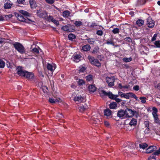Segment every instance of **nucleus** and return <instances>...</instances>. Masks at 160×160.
Wrapping results in <instances>:
<instances>
[{"label":"nucleus","instance_id":"nucleus-1","mask_svg":"<svg viewBox=\"0 0 160 160\" xmlns=\"http://www.w3.org/2000/svg\"><path fill=\"white\" fill-rule=\"evenodd\" d=\"M16 70L17 73L18 75L22 77H23L28 80H32L34 78L33 73L25 70H23L22 67L20 66L17 68Z\"/></svg>","mask_w":160,"mask_h":160},{"label":"nucleus","instance_id":"nucleus-2","mask_svg":"<svg viewBox=\"0 0 160 160\" xmlns=\"http://www.w3.org/2000/svg\"><path fill=\"white\" fill-rule=\"evenodd\" d=\"M152 110L153 112H152V114L154 118V122L155 123L160 125V120L158 118V116L157 114L158 110L155 107H153L152 108Z\"/></svg>","mask_w":160,"mask_h":160},{"label":"nucleus","instance_id":"nucleus-3","mask_svg":"<svg viewBox=\"0 0 160 160\" xmlns=\"http://www.w3.org/2000/svg\"><path fill=\"white\" fill-rule=\"evenodd\" d=\"M88 58L91 63L97 67H99L101 66V63L97 59L93 57L90 55L88 56Z\"/></svg>","mask_w":160,"mask_h":160},{"label":"nucleus","instance_id":"nucleus-4","mask_svg":"<svg viewBox=\"0 0 160 160\" xmlns=\"http://www.w3.org/2000/svg\"><path fill=\"white\" fill-rule=\"evenodd\" d=\"M13 46L19 52L23 53L25 52L24 48L22 44L19 43L18 42H15L13 44Z\"/></svg>","mask_w":160,"mask_h":160},{"label":"nucleus","instance_id":"nucleus-5","mask_svg":"<svg viewBox=\"0 0 160 160\" xmlns=\"http://www.w3.org/2000/svg\"><path fill=\"white\" fill-rule=\"evenodd\" d=\"M99 93L102 97L104 96H108V97L112 99H114V95L111 92H107L103 90H101L99 91Z\"/></svg>","mask_w":160,"mask_h":160},{"label":"nucleus","instance_id":"nucleus-6","mask_svg":"<svg viewBox=\"0 0 160 160\" xmlns=\"http://www.w3.org/2000/svg\"><path fill=\"white\" fill-rule=\"evenodd\" d=\"M125 112L126 115V118L132 117L134 115L136 112L133 111L132 109L127 108L125 110Z\"/></svg>","mask_w":160,"mask_h":160},{"label":"nucleus","instance_id":"nucleus-7","mask_svg":"<svg viewBox=\"0 0 160 160\" xmlns=\"http://www.w3.org/2000/svg\"><path fill=\"white\" fill-rule=\"evenodd\" d=\"M37 15L40 18H46L47 16V14L46 12L41 9H39L37 11Z\"/></svg>","mask_w":160,"mask_h":160},{"label":"nucleus","instance_id":"nucleus-8","mask_svg":"<svg viewBox=\"0 0 160 160\" xmlns=\"http://www.w3.org/2000/svg\"><path fill=\"white\" fill-rule=\"evenodd\" d=\"M106 81L108 86L110 87H112L114 85L115 78L114 77H107L106 78Z\"/></svg>","mask_w":160,"mask_h":160},{"label":"nucleus","instance_id":"nucleus-9","mask_svg":"<svg viewBox=\"0 0 160 160\" xmlns=\"http://www.w3.org/2000/svg\"><path fill=\"white\" fill-rule=\"evenodd\" d=\"M117 116L121 119L126 118L125 110L120 109L118 110L117 113Z\"/></svg>","mask_w":160,"mask_h":160},{"label":"nucleus","instance_id":"nucleus-10","mask_svg":"<svg viewBox=\"0 0 160 160\" xmlns=\"http://www.w3.org/2000/svg\"><path fill=\"white\" fill-rule=\"evenodd\" d=\"M154 22L151 18H148L147 19V25L149 28H152L154 26Z\"/></svg>","mask_w":160,"mask_h":160},{"label":"nucleus","instance_id":"nucleus-11","mask_svg":"<svg viewBox=\"0 0 160 160\" xmlns=\"http://www.w3.org/2000/svg\"><path fill=\"white\" fill-rule=\"evenodd\" d=\"M56 67V65L53 63L52 64L48 63L47 65V68L48 70L52 72L55 70Z\"/></svg>","mask_w":160,"mask_h":160},{"label":"nucleus","instance_id":"nucleus-12","mask_svg":"<svg viewBox=\"0 0 160 160\" xmlns=\"http://www.w3.org/2000/svg\"><path fill=\"white\" fill-rule=\"evenodd\" d=\"M112 112L109 109H107L104 111V115L107 117L108 118H110L112 117Z\"/></svg>","mask_w":160,"mask_h":160},{"label":"nucleus","instance_id":"nucleus-13","mask_svg":"<svg viewBox=\"0 0 160 160\" xmlns=\"http://www.w3.org/2000/svg\"><path fill=\"white\" fill-rule=\"evenodd\" d=\"M84 98L83 97L77 95L74 98V100L76 102H78V103H81L83 101Z\"/></svg>","mask_w":160,"mask_h":160},{"label":"nucleus","instance_id":"nucleus-14","mask_svg":"<svg viewBox=\"0 0 160 160\" xmlns=\"http://www.w3.org/2000/svg\"><path fill=\"white\" fill-rule=\"evenodd\" d=\"M157 149V147L155 146H151L149 147L146 150V152L147 153H150L152 152L154 150Z\"/></svg>","mask_w":160,"mask_h":160},{"label":"nucleus","instance_id":"nucleus-15","mask_svg":"<svg viewBox=\"0 0 160 160\" xmlns=\"http://www.w3.org/2000/svg\"><path fill=\"white\" fill-rule=\"evenodd\" d=\"M81 57V56L79 54H74L72 56V58L73 59V60L76 62H78L80 61V58Z\"/></svg>","mask_w":160,"mask_h":160},{"label":"nucleus","instance_id":"nucleus-16","mask_svg":"<svg viewBox=\"0 0 160 160\" xmlns=\"http://www.w3.org/2000/svg\"><path fill=\"white\" fill-rule=\"evenodd\" d=\"M48 101L51 103L53 104L56 102H62V100L60 98L53 99L50 98L48 100Z\"/></svg>","mask_w":160,"mask_h":160},{"label":"nucleus","instance_id":"nucleus-17","mask_svg":"<svg viewBox=\"0 0 160 160\" xmlns=\"http://www.w3.org/2000/svg\"><path fill=\"white\" fill-rule=\"evenodd\" d=\"M16 15L17 16V18L19 21L22 22H25L26 19L24 18V16L22 15L17 13L16 14Z\"/></svg>","mask_w":160,"mask_h":160},{"label":"nucleus","instance_id":"nucleus-18","mask_svg":"<svg viewBox=\"0 0 160 160\" xmlns=\"http://www.w3.org/2000/svg\"><path fill=\"white\" fill-rule=\"evenodd\" d=\"M89 91L91 92H94L96 90L97 88L94 85H90L88 87Z\"/></svg>","mask_w":160,"mask_h":160},{"label":"nucleus","instance_id":"nucleus-19","mask_svg":"<svg viewBox=\"0 0 160 160\" xmlns=\"http://www.w3.org/2000/svg\"><path fill=\"white\" fill-rule=\"evenodd\" d=\"M91 48V46L89 44H86L83 46L82 47V49L84 51H89Z\"/></svg>","mask_w":160,"mask_h":160},{"label":"nucleus","instance_id":"nucleus-20","mask_svg":"<svg viewBox=\"0 0 160 160\" xmlns=\"http://www.w3.org/2000/svg\"><path fill=\"white\" fill-rule=\"evenodd\" d=\"M109 108L111 109H116L118 107L117 103L115 102H111L109 105Z\"/></svg>","mask_w":160,"mask_h":160},{"label":"nucleus","instance_id":"nucleus-21","mask_svg":"<svg viewBox=\"0 0 160 160\" xmlns=\"http://www.w3.org/2000/svg\"><path fill=\"white\" fill-rule=\"evenodd\" d=\"M136 23L139 27H141L144 24V21L142 19H138L136 22Z\"/></svg>","mask_w":160,"mask_h":160},{"label":"nucleus","instance_id":"nucleus-22","mask_svg":"<svg viewBox=\"0 0 160 160\" xmlns=\"http://www.w3.org/2000/svg\"><path fill=\"white\" fill-rule=\"evenodd\" d=\"M94 77L93 75L89 74L86 77V80L88 81L92 82L93 81Z\"/></svg>","mask_w":160,"mask_h":160},{"label":"nucleus","instance_id":"nucleus-23","mask_svg":"<svg viewBox=\"0 0 160 160\" xmlns=\"http://www.w3.org/2000/svg\"><path fill=\"white\" fill-rule=\"evenodd\" d=\"M102 29L100 30H98L97 31L96 34L99 36H102L103 34V32L105 30V29L102 27Z\"/></svg>","mask_w":160,"mask_h":160},{"label":"nucleus","instance_id":"nucleus-24","mask_svg":"<svg viewBox=\"0 0 160 160\" xmlns=\"http://www.w3.org/2000/svg\"><path fill=\"white\" fill-rule=\"evenodd\" d=\"M62 29L64 31L67 32H71V28L70 27H68L67 26H65L62 27Z\"/></svg>","mask_w":160,"mask_h":160},{"label":"nucleus","instance_id":"nucleus-25","mask_svg":"<svg viewBox=\"0 0 160 160\" xmlns=\"http://www.w3.org/2000/svg\"><path fill=\"white\" fill-rule=\"evenodd\" d=\"M70 13L69 11L68 10L64 11L62 13V15L63 17L68 18L70 15Z\"/></svg>","mask_w":160,"mask_h":160},{"label":"nucleus","instance_id":"nucleus-26","mask_svg":"<svg viewBox=\"0 0 160 160\" xmlns=\"http://www.w3.org/2000/svg\"><path fill=\"white\" fill-rule=\"evenodd\" d=\"M87 40L88 43L91 44H93L95 42V39L91 38L86 39Z\"/></svg>","mask_w":160,"mask_h":160},{"label":"nucleus","instance_id":"nucleus-27","mask_svg":"<svg viewBox=\"0 0 160 160\" xmlns=\"http://www.w3.org/2000/svg\"><path fill=\"white\" fill-rule=\"evenodd\" d=\"M137 124V120L133 118L129 123V124L131 126L135 125Z\"/></svg>","mask_w":160,"mask_h":160},{"label":"nucleus","instance_id":"nucleus-28","mask_svg":"<svg viewBox=\"0 0 160 160\" xmlns=\"http://www.w3.org/2000/svg\"><path fill=\"white\" fill-rule=\"evenodd\" d=\"M68 38L70 40L72 41L73 39L75 38L76 37L74 34L70 33L68 35Z\"/></svg>","mask_w":160,"mask_h":160},{"label":"nucleus","instance_id":"nucleus-29","mask_svg":"<svg viewBox=\"0 0 160 160\" xmlns=\"http://www.w3.org/2000/svg\"><path fill=\"white\" fill-rule=\"evenodd\" d=\"M87 107L83 105H81L78 108L79 111L81 112H83L87 108Z\"/></svg>","mask_w":160,"mask_h":160},{"label":"nucleus","instance_id":"nucleus-30","mask_svg":"<svg viewBox=\"0 0 160 160\" xmlns=\"http://www.w3.org/2000/svg\"><path fill=\"white\" fill-rule=\"evenodd\" d=\"M12 6V4L9 2H7L4 4V8L5 9L10 8Z\"/></svg>","mask_w":160,"mask_h":160},{"label":"nucleus","instance_id":"nucleus-31","mask_svg":"<svg viewBox=\"0 0 160 160\" xmlns=\"http://www.w3.org/2000/svg\"><path fill=\"white\" fill-rule=\"evenodd\" d=\"M148 146V145L146 143H143L139 144V147L140 148L144 149Z\"/></svg>","mask_w":160,"mask_h":160},{"label":"nucleus","instance_id":"nucleus-32","mask_svg":"<svg viewBox=\"0 0 160 160\" xmlns=\"http://www.w3.org/2000/svg\"><path fill=\"white\" fill-rule=\"evenodd\" d=\"M132 59L131 57L124 58L122 59V60L125 62H129L132 60Z\"/></svg>","mask_w":160,"mask_h":160},{"label":"nucleus","instance_id":"nucleus-33","mask_svg":"<svg viewBox=\"0 0 160 160\" xmlns=\"http://www.w3.org/2000/svg\"><path fill=\"white\" fill-rule=\"evenodd\" d=\"M75 25L77 27H79L82 25V22L80 21H76L74 23Z\"/></svg>","mask_w":160,"mask_h":160},{"label":"nucleus","instance_id":"nucleus-34","mask_svg":"<svg viewBox=\"0 0 160 160\" xmlns=\"http://www.w3.org/2000/svg\"><path fill=\"white\" fill-rule=\"evenodd\" d=\"M78 84L79 86L85 84L84 81L82 79H79L78 81H77Z\"/></svg>","mask_w":160,"mask_h":160},{"label":"nucleus","instance_id":"nucleus-35","mask_svg":"<svg viewBox=\"0 0 160 160\" xmlns=\"http://www.w3.org/2000/svg\"><path fill=\"white\" fill-rule=\"evenodd\" d=\"M5 65V62L2 60H0V68H3Z\"/></svg>","mask_w":160,"mask_h":160},{"label":"nucleus","instance_id":"nucleus-36","mask_svg":"<svg viewBox=\"0 0 160 160\" xmlns=\"http://www.w3.org/2000/svg\"><path fill=\"white\" fill-rule=\"evenodd\" d=\"M20 12L21 13L23 14V15L26 16H29V13L26 11L21 10L20 11Z\"/></svg>","mask_w":160,"mask_h":160},{"label":"nucleus","instance_id":"nucleus-37","mask_svg":"<svg viewBox=\"0 0 160 160\" xmlns=\"http://www.w3.org/2000/svg\"><path fill=\"white\" fill-rule=\"evenodd\" d=\"M106 43L107 44H111L113 46L114 45V43L112 39L109 40L108 39L107 40Z\"/></svg>","mask_w":160,"mask_h":160},{"label":"nucleus","instance_id":"nucleus-38","mask_svg":"<svg viewBox=\"0 0 160 160\" xmlns=\"http://www.w3.org/2000/svg\"><path fill=\"white\" fill-rule=\"evenodd\" d=\"M112 32L114 34L118 33L119 32V29L117 28H114L112 30Z\"/></svg>","mask_w":160,"mask_h":160},{"label":"nucleus","instance_id":"nucleus-39","mask_svg":"<svg viewBox=\"0 0 160 160\" xmlns=\"http://www.w3.org/2000/svg\"><path fill=\"white\" fill-rule=\"evenodd\" d=\"M141 100V102L142 103H144L146 102V98L144 97H141L139 98Z\"/></svg>","mask_w":160,"mask_h":160},{"label":"nucleus","instance_id":"nucleus-40","mask_svg":"<svg viewBox=\"0 0 160 160\" xmlns=\"http://www.w3.org/2000/svg\"><path fill=\"white\" fill-rule=\"evenodd\" d=\"M99 48H95L92 52V53L93 54H96L99 52Z\"/></svg>","mask_w":160,"mask_h":160},{"label":"nucleus","instance_id":"nucleus-41","mask_svg":"<svg viewBox=\"0 0 160 160\" xmlns=\"http://www.w3.org/2000/svg\"><path fill=\"white\" fill-rule=\"evenodd\" d=\"M32 52L35 54H38L39 51L38 49L36 48H34L32 49Z\"/></svg>","mask_w":160,"mask_h":160},{"label":"nucleus","instance_id":"nucleus-42","mask_svg":"<svg viewBox=\"0 0 160 160\" xmlns=\"http://www.w3.org/2000/svg\"><path fill=\"white\" fill-rule=\"evenodd\" d=\"M144 124L145 126L147 127V129L148 130L149 129L148 128L149 126V122L148 121H145L144 122Z\"/></svg>","mask_w":160,"mask_h":160},{"label":"nucleus","instance_id":"nucleus-43","mask_svg":"<svg viewBox=\"0 0 160 160\" xmlns=\"http://www.w3.org/2000/svg\"><path fill=\"white\" fill-rule=\"evenodd\" d=\"M155 45L157 48H160V41H156L154 43Z\"/></svg>","mask_w":160,"mask_h":160},{"label":"nucleus","instance_id":"nucleus-44","mask_svg":"<svg viewBox=\"0 0 160 160\" xmlns=\"http://www.w3.org/2000/svg\"><path fill=\"white\" fill-rule=\"evenodd\" d=\"M46 2L49 4H52L55 2V0H45Z\"/></svg>","mask_w":160,"mask_h":160},{"label":"nucleus","instance_id":"nucleus-45","mask_svg":"<svg viewBox=\"0 0 160 160\" xmlns=\"http://www.w3.org/2000/svg\"><path fill=\"white\" fill-rule=\"evenodd\" d=\"M52 22H53L54 24H55L57 25H58L59 24V22L58 21L54 19H53Z\"/></svg>","mask_w":160,"mask_h":160},{"label":"nucleus","instance_id":"nucleus-46","mask_svg":"<svg viewBox=\"0 0 160 160\" xmlns=\"http://www.w3.org/2000/svg\"><path fill=\"white\" fill-rule=\"evenodd\" d=\"M139 87L138 85H136L134 86L133 88V89L135 91H138L139 90Z\"/></svg>","mask_w":160,"mask_h":160},{"label":"nucleus","instance_id":"nucleus-47","mask_svg":"<svg viewBox=\"0 0 160 160\" xmlns=\"http://www.w3.org/2000/svg\"><path fill=\"white\" fill-rule=\"evenodd\" d=\"M12 16V15L11 14H9L8 15H5V18H6L7 20L11 18Z\"/></svg>","mask_w":160,"mask_h":160},{"label":"nucleus","instance_id":"nucleus-48","mask_svg":"<svg viewBox=\"0 0 160 160\" xmlns=\"http://www.w3.org/2000/svg\"><path fill=\"white\" fill-rule=\"evenodd\" d=\"M160 154V148H159V149L156 151L154 153V154L155 155H158Z\"/></svg>","mask_w":160,"mask_h":160},{"label":"nucleus","instance_id":"nucleus-49","mask_svg":"<svg viewBox=\"0 0 160 160\" xmlns=\"http://www.w3.org/2000/svg\"><path fill=\"white\" fill-rule=\"evenodd\" d=\"M129 93H125L124 94V96L123 98H124L127 99H128L129 98Z\"/></svg>","mask_w":160,"mask_h":160},{"label":"nucleus","instance_id":"nucleus-50","mask_svg":"<svg viewBox=\"0 0 160 160\" xmlns=\"http://www.w3.org/2000/svg\"><path fill=\"white\" fill-rule=\"evenodd\" d=\"M155 156L154 155H152L149 157L148 160H155Z\"/></svg>","mask_w":160,"mask_h":160},{"label":"nucleus","instance_id":"nucleus-51","mask_svg":"<svg viewBox=\"0 0 160 160\" xmlns=\"http://www.w3.org/2000/svg\"><path fill=\"white\" fill-rule=\"evenodd\" d=\"M157 36V34H155L153 36L152 38V41H155L156 39V38Z\"/></svg>","mask_w":160,"mask_h":160},{"label":"nucleus","instance_id":"nucleus-52","mask_svg":"<svg viewBox=\"0 0 160 160\" xmlns=\"http://www.w3.org/2000/svg\"><path fill=\"white\" fill-rule=\"evenodd\" d=\"M48 21L52 22L53 19V17L51 16H49L48 17Z\"/></svg>","mask_w":160,"mask_h":160},{"label":"nucleus","instance_id":"nucleus-53","mask_svg":"<svg viewBox=\"0 0 160 160\" xmlns=\"http://www.w3.org/2000/svg\"><path fill=\"white\" fill-rule=\"evenodd\" d=\"M118 93L119 95L121 96L122 98L124 96V94L125 93H124L122 92H118Z\"/></svg>","mask_w":160,"mask_h":160},{"label":"nucleus","instance_id":"nucleus-54","mask_svg":"<svg viewBox=\"0 0 160 160\" xmlns=\"http://www.w3.org/2000/svg\"><path fill=\"white\" fill-rule=\"evenodd\" d=\"M92 121V122H96L95 123H97V122L98 121V120L97 119H95L94 117H92L91 118Z\"/></svg>","mask_w":160,"mask_h":160},{"label":"nucleus","instance_id":"nucleus-55","mask_svg":"<svg viewBox=\"0 0 160 160\" xmlns=\"http://www.w3.org/2000/svg\"><path fill=\"white\" fill-rule=\"evenodd\" d=\"M125 40L126 41H128L129 42H131L132 41L131 38L129 37L126 38H125Z\"/></svg>","mask_w":160,"mask_h":160},{"label":"nucleus","instance_id":"nucleus-56","mask_svg":"<svg viewBox=\"0 0 160 160\" xmlns=\"http://www.w3.org/2000/svg\"><path fill=\"white\" fill-rule=\"evenodd\" d=\"M129 98L131 97V98H133L134 97V96L135 95L132 92H129Z\"/></svg>","mask_w":160,"mask_h":160},{"label":"nucleus","instance_id":"nucleus-57","mask_svg":"<svg viewBox=\"0 0 160 160\" xmlns=\"http://www.w3.org/2000/svg\"><path fill=\"white\" fill-rule=\"evenodd\" d=\"M34 3V1L33 0H29V3L31 6H33Z\"/></svg>","mask_w":160,"mask_h":160},{"label":"nucleus","instance_id":"nucleus-58","mask_svg":"<svg viewBox=\"0 0 160 160\" xmlns=\"http://www.w3.org/2000/svg\"><path fill=\"white\" fill-rule=\"evenodd\" d=\"M25 0H17V2L18 3L21 4L22 3L24 2Z\"/></svg>","mask_w":160,"mask_h":160},{"label":"nucleus","instance_id":"nucleus-59","mask_svg":"<svg viewBox=\"0 0 160 160\" xmlns=\"http://www.w3.org/2000/svg\"><path fill=\"white\" fill-rule=\"evenodd\" d=\"M114 100H115V101L117 102H120L122 101V100L121 99L118 98H117L116 99H115Z\"/></svg>","mask_w":160,"mask_h":160},{"label":"nucleus","instance_id":"nucleus-60","mask_svg":"<svg viewBox=\"0 0 160 160\" xmlns=\"http://www.w3.org/2000/svg\"><path fill=\"white\" fill-rule=\"evenodd\" d=\"M104 124L106 126H108L109 125V123L108 122L105 121L104 122Z\"/></svg>","mask_w":160,"mask_h":160},{"label":"nucleus","instance_id":"nucleus-61","mask_svg":"<svg viewBox=\"0 0 160 160\" xmlns=\"http://www.w3.org/2000/svg\"><path fill=\"white\" fill-rule=\"evenodd\" d=\"M85 68L84 67H82L79 70V71L81 72H83L85 70Z\"/></svg>","mask_w":160,"mask_h":160},{"label":"nucleus","instance_id":"nucleus-62","mask_svg":"<svg viewBox=\"0 0 160 160\" xmlns=\"http://www.w3.org/2000/svg\"><path fill=\"white\" fill-rule=\"evenodd\" d=\"M126 103V101H123L121 103V104L122 106H124L125 105V104Z\"/></svg>","mask_w":160,"mask_h":160},{"label":"nucleus","instance_id":"nucleus-63","mask_svg":"<svg viewBox=\"0 0 160 160\" xmlns=\"http://www.w3.org/2000/svg\"><path fill=\"white\" fill-rule=\"evenodd\" d=\"M4 20V18L2 16H0V21H2Z\"/></svg>","mask_w":160,"mask_h":160},{"label":"nucleus","instance_id":"nucleus-64","mask_svg":"<svg viewBox=\"0 0 160 160\" xmlns=\"http://www.w3.org/2000/svg\"><path fill=\"white\" fill-rule=\"evenodd\" d=\"M97 26V25L95 23H92L91 25V27H94V26Z\"/></svg>","mask_w":160,"mask_h":160}]
</instances>
